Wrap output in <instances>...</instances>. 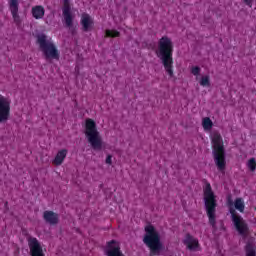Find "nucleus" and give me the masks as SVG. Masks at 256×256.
<instances>
[{
    "label": "nucleus",
    "instance_id": "20",
    "mask_svg": "<svg viewBox=\"0 0 256 256\" xmlns=\"http://www.w3.org/2000/svg\"><path fill=\"white\" fill-rule=\"evenodd\" d=\"M246 256H256L255 246L252 243L248 242L244 248Z\"/></svg>",
    "mask_w": 256,
    "mask_h": 256
},
{
    "label": "nucleus",
    "instance_id": "24",
    "mask_svg": "<svg viewBox=\"0 0 256 256\" xmlns=\"http://www.w3.org/2000/svg\"><path fill=\"white\" fill-rule=\"evenodd\" d=\"M191 73H192V75L197 77L201 73V68L199 66H193L191 68Z\"/></svg>",
    "mask_w": 256,
    "mask_h": 256
},
{
    "label": "nucleus",
    "instance_id": "6",
    "mask_svg": "<svg viewBox=\"0 0 256 256\" xmlns=\"http://www.w3.org/2000/svg\"><path fill=\"white\" fill-rule=\"evenodd\" d=\"M85 137L90 143L92 149L100 150L103 148V140L101 139V134L97 130V123L93 119L88 118L85 120Z\"/></svg>",
    "mask_w": 256,
    "mask_h": 256
},
{
    "label": "nucleus",
    "instance_id": "9",
    "mask_svg": "<svg viewBox=\"0 0 256 256\" xmlns=\"http://www.w3.org/2000/svg\"><path fill=\"white\" fill-rule=\"evenodd\" d=\"M28 247L30 249V256H45L43 252V247L36 237L29 236L27 238Z\"/></svg>",
    "mask_w": 256,
    "mask_h": 256
},
{
    "label": "nucleus",
    "instance_id": "1",
    "mask_svg": "<svg viewBox=\"0 0 256 256\" xmlns=\"http://www.w3.org/2000/svg\"><path fill=\"white\" fill-rule=\"evenodd\" d=\"M173 40L169 36H163L158 41V47L156 49V57L160 59L165 72L169 77H173Z\"/></svg>",
    "mask_w": 256,
    "mask_h": 256
},
{
    "label": "nucleus",
    "instance_id": "8",
    "mask_svg": "<svg viewBox=\"0 0 256 256\" xmlns=\"http://www.w3.org/2000/svg\"><path fill=\"white\" fill-rule=\"evenodd\" d=\"M11 117V99L0 95V123H7Z\"/></svg>",
    "mask_w": 256,
    "mask_h": 256
},
{
    "label": "nucleus",
    "instance_id": "15",
    "mask_svg": "<svg viewBox=\"0 0 256 256\" xmlns=\"http://www.w3.org/2000/svg\"><path fill=\"white\" fill-rule=\"evenodd\" d=\"M43 219L49 225H57V223H59V214L46 210L43 213Z\"/></svg>",
    "mask_w": 256,
    "mask_h": 256
},
{
    "label": "nucleus",
    "instance_id": "19",
    "mask_svg": "<svg viewBox=\"0 0 256 256\" xmlns=\"http://www.w3.org/2000/svg\"><path fill=\"white\" fill-rule=\"evenodd\" d=\"M202 127L204 131H211V129H213V121H211V118L209 117L203 118Z\"/></svg>",
    "mask_w": 256,
    "mask_h": 256
},
{
    "label": "nucleus",
    "instance_id": "2",
    "mask_svg": "<svg viewBox=\"0 0 256 256\" xmlns=\"http://www.w3.org/2000/svg\"><path fill=\"white\" fill-rule=\"evenodd\" d=\"M203 201L209 225L215 230L217 229V196L213 192L211 183L207 180H205L203 186Z\"/></svg>",
    "mask_w": 256,
    "mask_h": 256
},
{
    "label": "nucleus",
    "instance_id": "3",
    "mask_svg": "<svg viewBox=\"0 0 256 256\" xmlns=\"http://www.w3.org/2000/svg\"><path fill=\"white\" fill-rule=\"evenodd\" d=\"M212 140V155L215 165L220 173H225L227 169V160L225 155V145L223 144V137L219 132H214L211 137Z\"/></svg>",
    "mask_w": 256,
    "mask_h": 256
},
{
    "label": "nucleus",
    "instance_id": "26",
    "mask_svg": "<svg viewBox=\"0 0 256 256\" xmlns=\"http://www.w3.org/2000/svg\"><path fill=\"white\" fill-rule=\"evenodd\" d=\"M253 1L254 0H244V3H245V5H247V7H253Z\"/></svg>",
    "mask_w": 256,
    "mask_h": 256
},
{
    "label": "nucleus",
    "instance_id": "25",
    "mask_svg": "<svg viewBox=\"0 0 256 256\" xmlns=\"http://www.w3.org/2000/svg\"><path fill=\"white\" fill-rule=\"evenodd\" d=\"M113 156H111V155H108L107 157H106V164L107 165H111L112 163H113Z\"/></svg>",
    "mask_w": 256,
    "mask_h": 256
},
{
    "label": "nucleus",
    "instance_id": "23",
    "mask_svg": "<svg viewBox=\"0 0 256 256\" xmlns=\"http://www.w3.org/2000/svg\"><path fill=\"white\" fill-rule=\"evenodd\" d=\"M248 169H250V171H255L256 169V161H255V158H250L249 161H248Z\"/></svg>",
    "mask_w": 256,
    "mask_h": 256
},
{
    "label": "nucleus",
    "instance_id": "5",
    "mask_svg": "<svg viewBox=\"0 0 256 256\" xmlns=\"http://www.w3.org/2000/svg\"><path fill=\"white\" fill-rule=\"evenodd\" d=\"M227 205L230 206L229 213L231 215L232 223L235 227V230L237 233L241 236L242 239H247L249 237V224L241 217V215L237 214V211L235 208H233V205H235V202H233V199L231 197L227 198Z\"/></svg>",
    "mask_w": 256,
    "mask_h": 256
},
{
    "label": "nucleus",
    "instance_id": "4",
    "mask_svg": "<svg viewBox=\"0 0 256 256\" xmlns=\"http://www.w3.org/2000/svg\"><path fill=\"white\" fill-rule=\"evenodd\" d=\"M143 243L150 249L151 255H159L163 250L161 235H159V232L153 225H148L145 227Z\"/></svg>",
    "mask_w": 256,
    "mask_h": 256
},
{
    "label": "nucleus",
    "instance_id": "13",
    "mask_svg": "<svg viewBox=\"0 0 256 256\" xmlns=\"http://www.w3.org/2000/svg\"><path fill=\"white\" fill-rule=\"evenodd\" d=\"M80 24L82 26V31H84V33H87L91 31V29H93L95 22L91 18V15L83 13L81 16Z\"/></svg>",
    "mask_w": 256,
    "mask_h": 256
},
{
    "label": "nucleus",
    "instance_id": "10",
    "mask_svg": "<svg viewBox=\"0 0 256 256\" xmlns=\"http://www.w3.org/2000/svg\"><path fill=\"white\" fill-rule=\"evenodd\" d=\"M63 6H62V15L64 19V23L66 27L71 29L73 27V13H71V2L69 0H62Z\"/></svg>",
    "mask_w": 256,
    "mask_h": 256
},
{
    "label": "nucleus",
    "instance_id": "17",
    "mask_svg": "<svg viewBox=\"0 0 256 256\" xmlns=\"http://www.w3.org/2000/svg\"><path fill=\"white\" fill-rule=\"evenodd\" d=\"M66 157H67V149H62L58 151L54 160L52 161L53 165H56V166L63 165V162L65 161Z\"/></svg>",
    "mask_w": 256,
    "mask_h": 256
},
{
    "label": "nucleus",
    "instance_id": "18",
    "mask_svg": "<svg viewBox=\"0 0 256 256\" xmlns=\"http://www.w3.org/2000/svg\"><path fill=\"white\" fill-rule=\"evenodd\" d=\"M234 207L240 213H244V211H245V202L243 201V198H236L235 201H234Z\"/></svg>",
    "mask_w": 256,
    "mask_h": 256
},
{
    "label": "nucleus",
    "instance_id": "11",
    "mask_svg": "<svg viewBox=\"0 0 256 256\" xmlns=\"http://www.w3.org/2000/svg\"><path fill=\"white\" fill-rule=\"evenodd\" d=\"M9 11L11 12L13 21L17 27L21 25V16H19V1L18 0H8Z\"/></svg>",
    "mask_w": 256,
    "mask_h": 256
},
{
    "label": "nucleus",
    "instance_id": "16",
    "mask_svg": "<svg viewBox=\"0 0 256 256\" xmlns=\"http://www.w3.org/2000/svg\"><path fill=\"white\" fill-rule=\"evenodd\" d=\"M31 15L36 20L43 19V17H45V7L42 5H36L32 7Z\"/></svg>",
    "mask_w": 256,
    "mask_h": 256
},
{
    "label": "nucleus",
    "instance_id": "7",
    "mask_svg": "<svg viewBox=\"0 0 256 256\" xmlns=\"http://www.w3.org/2000/svg\"><path fill=\"white\" fill-rule=\"evenodd\" d=\"M37 43L42 51L45 59H54L55 61H59L61 54L57 49V46L53 44V42L47 40L46 35H40L37 37Z\"/></svg>",
    "mask_w": 256,
    "mask_h": 256
},
{
    "label": "nucleus",
    "instance_id": "21",
    "mask_svg": "<svg viewBox=\"0 0 256 256\" xmlns=\"http://www.w3.org/2000/svg\"><path fill=\"white\" fill-rule=\"evenodd\" d=\"M200 85L201 87H211V79L209 78V76H203L200 79Z\"/></svg>",
    "mask_w": 256,
    "mask_h": 256
},
{
    "label": "nucleus",
    "instance_id": "12",
    "mask_svg": "<svg viewBox=\"0 0 256 256\" xmlns=\"http://www.w3.org/2000/svg\"><path fill=\"white\" fill-rule=\"evenodd\" d=\"M106 255L107 256H125V254H123V252L121 251V246L115 240H111L107 242Z\"/></svg>",
    "mask_w": 256,
    "mask_h": 256
},
{
    "label": "nucleus",
    "instance_id": "14",
    "mask_svg": "<svg viewBox=\"0 0 256 256\" xmlns=\"http://www.w3.org/2000/svg\"><path fill=\"white\" fill-rule=\"evenodd\" d=\"M183 244L186 245L189 251H196L199 247V240L195 239L191 234H186Z\"/></svg>",
    "mask_w": 256,
    "mask_h": 256
},
{
    "label": "nucleus",
    "instance_id": "22",
    "mask_svg": "<svg viewBox=\"0 0 256 256\" xmlns=\"http://www.w3.org/2000/svg\"><path fill=\"white\" fill-rule=\"evenodd\" d=\"M105 35H106V37L115 38V37H120L121 33L119 31H117V30H109V29H107L105 31Z\"/></svg>",
    "mask_w": 256,
    "mask_h": 256
}]
</instances>
